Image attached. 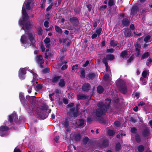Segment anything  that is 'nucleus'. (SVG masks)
<instances>
[{
	"mask_svg": "<svg viewBox=\"0 0 152 152\" xmlns=\"http://www.w3.org/2000/svg\"><path fill=\"white\" fill-rule=\"evenodd\" d=\"M75 139L76 140L78 141L79 140L80 138V136L79 134H77V135H76L75 137Z\"/></svg>",
	"mask_w": 152,
	"mask_h": 152,
	"instance_id": "nucleus-44",
	"label": "nucleus"
},
{
	"mask_svg": "<svg viewBox=\"0 0 152 152\" xmlns=\"http://www.w3.org/2000/svg\"><path fill=\"white\" fill-rule=\"evenodd\" d=\"M110 99H107L106 100L105 104H103L102 102L99 103L98 104L99 108L97 109L96 112V115L97 117H99L103 114L108 109L110 103Z\"/></svg>",
	"mask_w": 152,
	"mask_h": 152,
	"instance_id": "nucleus-2",
	"label": "nucleus"
},
{
	"mask_svg": "<svg viewBox=\"0 0 152 152\" xmlns=\"http://www.w3.org/2000/svg\"><path fill=\"white\" fill-rule=\"evenodd\" d=\"M108 141L107 140H104L102 141V145L99 146L101 147H106L108 145Z\"/></svg>",
	"mask_w": 152,
	"mask_h": 152,
	"instance_id": "nucleus-20",
	"label": "nucleus"
},
{
	"mask_svg": "<svg viewBox=\"0 0 152 152\" xmlns=\"http://www.w3.org/2000/svg\"><path fill=\"white\" fill-rule=\"evenodd\" d=\"M45 0H41V2L42 3L41 7H43L45 6Z\"/></svg>",
	"mask_w": 152,
	"mask_h": 152,
	"instance_id": "nucleus-55",
	"label": "nucleus"
},
{
	"mask_svg": "<svg viewBox=\"0 0 152 152\" xmlns=\"http://www.w3.org/2000/svg\"><path fill=\"white\" fill-rule=\"evenodd\" d=\"M35 97L34 96H31L30 97L29 96H26V99H33Z\"/></svg>",
	"mask_w": 152,
	"mask_h": 152,
	"instance_id": "nucleus-60",
	"label": "nucleus"
},
{
	"mask_svg": "<svg viewBox=\"0 0 152 152\" xmlns=\"http://www.w3.org/2000/svg\"><path fill=\"white\" fill-rule=\"evenodd\" d=\"M133 58H134L133 56H131L130 57L129 59L127 61V62L128 63L132 61V60H133Z\"/></svg>",
	"mask_w": 152,
	"mask_h": 152,
	"instance_id": "nucleus-53",
	"label": "nucleus"
},
{
	"mask_svg": "<svg viewBox=\"0 0 152 152\" xmlns=\"http://www.w3.org/2000/svg\"><path fill=\"white\" fill-rule=\"evenodd\" d=\"M96 76V75L93 73H91L89 74L88 76V77L90 79H92L94 77Z\"/></svg>",
	"mask_w": 152,
	"mask_h": 152,
	"instance_id": "nucleus-39",
	"label": "nucleus"
},
{
	"mask_svg": "<svg viewBox=\"0 0 152 152\" xmlns=\"http://www.w3.org/2000/svg\"><path fill=\"white\" fill-rule=\"evenodd\" d=\"M48 48L46 49V53H45V57L46 58H48L49 57H50L51 54H48L47 52L49 51V48Z\"/></svg>",
	"mask_w": 152,
	"mask_h": 152,
	"instance_id": "nucleus-38",
	"label": "nucleus"
},
{
	"mask_svg": "<svg viewBox=\"0 0 152 152\" xmlns=\"http://www.w3.org/2000/svg\"><path fill=\"white\" fill-rule=\"evenodd\" d=\"M88 138L87 137H85L83 139V142L86 143L88 141Z\"/></svg>",
	"mask_w": 152,
	"mask_h": 152,
	"instance_id": "nucleus-57",
	"label": "nucleus"
},
{
	"mask_svg": "<svg viewBox=\"0 0 152 152\" xmlns=\"http://www.w3.org/2000/svg\"><path fill=\"white\" fill-rule=\"evenodd\" d=\"M31 73L33 76V80L31 82L32 83V85L34 86H35L36 84L37 83V74L34 72V70H31L29 69L28 70Z\"/></svg>",
	"mask_w": 152,
	"mask_h": 152,
	"instance_id": "nucleus-5",
	"label": "nucleus"
},
{
	"mask_svg": "<svg viewBox=\"0 0 152 152\" xmlns=\"http://www.w3.org/2000/svg\"><path fill=\"white\" fill-rule=\"evenodd\" d=\"M122 23L124 26H128L129 24V22L128 20L126 19H123L122 21Z\"/></svg>",
	"mask_w": 152,
	"mask_h": 152,
	"instance_id": "nucleus-25",
	"label": "nucleus"
},
{
	"mask_svg": "<svg viewBox=\"0 0 152 152\" xmlns=\"http://www.w3.org/2000/svg\"><path fill=\"white\" fill-rule=\"evenodd\" d=\"M152 64V59L149 58L147 61V65L148 66H150Z\"/></svg>",
	"mask_w": 152,
	"mask_h": 152,
	"instance_id": "nucleus-34",
	"label": "nucleus"
},
{
	"mask_svg": "<svg viewBox=\"0 0 152 152\" xmlns=\"http://www.w3.org/2000/svg\"><path fill=\"white\" fill-rule=\"evenodd\" d=\"M74 97L73 94L72 93H70L68 94V97L69 98H72Z\"/></svg>",
	"mask_w": 152,
	"mask_h": 152,
	"instance_id": "nucleus-47",
	"label": "nucleus"
},
{
	"mask_svg": "<svg viewBox=\"0 0 152 152\" xmlns=\"http://www.w3.org/2000/svg\"><path fill=\"white\" fill-rule=\"evenodd\" d=\"M36 88L38 90L41 89L42 88V86L41 85H38L36 86Z\"/></svg>",
	"mask_w": 152,
	"mask_h": 152,
	"instance_id": "nucleus-51",
	"label": "nucleus"
},
{
	"mask_svg": "<svg viewBox=\"0 0 152 152\" xmlns=\"http://www.w3.org/2000/svg\"><path fill=\"white\" fill-rule=\"evenodd\" d=\"M87 96L83 94H80L77 95L78 99H84L87 98Z\"/></svg>",
	"mask_w": 152,
	"mask_h": 152,
	"instance_id": "nucleus-19",
	"label": "nucleus"
},
{
	"mask_svg": "<svg viewBox=\"0 0 152 152\" xmlns=\"http://www.w3.org/2000/svg\"><path fill=\"white\" fill-rule=\"evenodd\" d=\"M137 10V7L136 6H134L132 7V8L131 13L132 14L136 13Z\"/></svg>",
	"mask_w": 152,
	"mask_h": 152,
	"instance_id": "nucleus-21",
	"label": "nucleus"
},
{
	"mask_svg": "<svg viewBox=\"0 0 152 152\" xmlns=\"http://www.w3.org/2000/svg\"><path fill=\"white\" fill-rule=\"evenodd\" d=\"M48 22L47 21H45L44 24V26L45 27L47 28L48 27Z\"/></svg>",
	"mask_w": 152,
	"mask_h": 152,
	"instance_id": "nucleus-56",
	"label": "nucleus"
},
{
	"mask_svg": "<svg viewBox=\"0 0 152 152\" xmlns=\"http://www.w3.org/2000/svg\"><path fill=\"white\" fill-rule=\"evenodd\" d=\"M50 72V69L49 68H46L43 70V72L44 73H48Z\"/></svg>",
	"mask_w": 152,
	"mask_h": 152,
	"instance_id": "nucleus-46",
	"label": "nucleus"
},
{
	"mask_svg": "<svg viewBox=\"0 0 152 152\" xmlns=\"http://www.w3.org/2000/svg\"><path fill=\"white\" fill-rule=\"evenodd\" d=\"M14 119L15 123H17L18 118L17 115L15 112H13L12 115H9L8 118L9 121L10 122H11Z\"/></svg>",
	"mask_w": 152,
	"mask_h": 152,
	"instance_id": "nucleus-8",
	"label": "nucleus"
},
{
	"mask_svg": "<svg viewBox=\"0 0 152 152\" xmlns=\"http://www.w3.org/2000/svg\"><path fill=\"white\" fill-rule=\"evenodd\" d=\"M37 62L40 65V66L41 68L43 67L42 64L44 63V61L43 58L42 56L41 55L37 56L36 58Z\"/></svg>",
	"mask_w": 152,
	"mask_h": 152,
	"instance_id": "nucleus-7",
	"label": "nucleus"
},
{
	"mask_svg": "<svg viewBox=\"0 0 152 152\" xmlns=\"http://www.w3.org/2000/svg\"><path fill=\"white\" fill-rule=\"evenodd\" d=\"M115 133V132L112 130L109 129L107 131V134L110 136L113 135Z\"/></svg>",
	"mask_w": 152,
	"mask_h": 152,
	"instance_id": "nucleus-30",
	"label": "nucleus"
},
{
	"mask_svg": "<svg viewBox=\"0 0 152 152\" xmlns=\"http://www.w3.org/2000/svg\"><path fill=\"white\" fill-rule=\"evenodd\" d=\"M70 21L73 24L75 25H76L78 23V20L77 18H71L70 19Z\"/></svg>",
	"mask_w": 152,
	"mask_h": 152,
	"instance_id": "nucleus-14",
	"label": "nucleus"
},
{
	"mask_svg": "<svg viewBox=\"0 0 152 152\" xmlns=\"http://www.w3.org/2000/svg\"><path fill=\"white\" fill-rule=\"evenodd\" d=\"M149 133L148 130H144L143 132V135L145 137H147L149 135Z\"/></svg>",
	"mask_w": 152,
	"mask_h": 152,
	"instance_id": "nucleus-35",
	"label": "nucleus"
},
{
	"mask_svg": "<svg viewBox=\"0 0 152 152\" xmlns=\"http://www.w3.org/2000/svg\"><path fill=\"white\" fill-rule=\"evenodd\" d=\"M120 143H118L116 144L115 147V149L117 151H118L120 149Z\"/></svg>",
	"mask_w": 152,
	"mask_h": 152,
	"instance_id": "nucleus-43",
	"label": "nucleus"
},
{
	"mask_svg": "<svg viewBox=\"0 0 152 152\" xmlns=\"http://www.w3.org/2000/svg\"><path fill=\"white\" fill-rule=\"evenodd\" d=\"M76 124L79 126H85V124L84 120L83 119L77 120L76 121Z\"/></svg>",
	"mask_w": 152,
	"mask_h": 152,
	"instance_id": "nucleus-11",
	"label": "nucleus"
},
{
	"mask_svg": "<svg viewBox=\"0 0 152 152\" xmlns=\"http://www.w3.org/2000/svg\"><path fill=\"white\" fill-rule=\"evenodd\" d=\"M103 88L101 86H99L97 88V91L99 94L102 93L103 91Z\"/></svg>",
	"mask_w": 152,
	"mask_h": 152,
	"instance_id": "nucleus-26",
	"label": "nucleus"
},
{
	"mask_svg": "<svg viewBox=\"0 0 152 152\" xmlns=\"http://www.w3.org/2000/svg\"><path fill=\"white\" fill-rule=\"evenodd\" d=\"M144 147L142 145H140L138 148V150L139 151L141 152L143 151Z\"/></svg>",
	"mask_w": 152,
	"mask_h": 152,
	"instance_id": "nucleus-36",
	"label": "nucleus"
},
{
	"mask_svg": "<svg viewBox=\"0 0 152 152\" xmlns=\"http://www.w3.org/2000/svg\"><path fill=\"white\" fill-rule=\"evenodd\" d=\"M124 34L126 37H130L131 35V32L129 30L126 29L125 31Z\"/></svg>",
	"mask_w": 152,
	"mask_h": 152,
	"instance_id": "nucleus-22",
	"label": "nucleus"
},
{
	"mask_svg": "<svg viewBox=\"0 0 152 152\" xmlns=\"http://www.w3.org/2000/svg\"><path fill=\"white\" fill-rule=\"evenodd\" d=\"M89 62L88 61H86V63L85 64H84L83 65V67H86L89 64Z\"/></svg>",
	"mask_w": 152,
	"mask_h": 152,
	"instance_id": "nucleus-58",
	"label": "nucleus"
},
{
	"mask_svg": "<svg viewBox=\"0 0 152 152\" xmlns=\"http://www.w3.org/2000/svg\"><path fill=\"white\" fill-rule=\"evenodd\" d=\"M65 84V82L63 79L60 80V82L58 83L59 86L61 87H63Z\"/></svg>",
	"mask_w": 152,
	"mask_h": 152,
	"instance_id": "nucleus-23",
	"label": "nucleus"
},
{
	"mask_svg": "<svg viewBox=\"0 0 152 152\" xmlns=\"http://www.w3.org/2000/svg\"><path fill=\"white\" fill-rule=\"evenodd\" d=\"M130 54V50H125L123 51L121 54L120 57L121 58H126L129 57Z\"/></svg>",
	"mask_w": 152,
	"mask_h": 152,
	"instance_id": "nucleus-9",
	"label": "nucleus"
},
{
	"mask_svg": "<svg viewBox=\"0 0 152 152\" xmlns=\"http://www.w3.org/2000/svg\"><path fill=\"white\" fill-rule=\"evenodd\" d=\"M136 129L135 128H132L131 129V132L132 133H134L135 132Z\"/></svg>",
	"mask_w": 152,
	"mask_h": 152,
	"instance_id": "nucleus-62",
	"label": "nucleus"
},
{
	"mask_svg": "<svg viewBox=\"0 0 152 152\" xmlns=\"http://www.w3.org/2000/svg\"><path fill=\"white\" fill-rule=\"evenodd\" d=\"M115 3L114 0H109L108 5L110 6H112Z\"/></svg>",
	"mask_w": 152,
	"mask_h": 152,
	"instance_id": "nucleus-41",
	"label": "nucleus"
},
{
	"mask_svg": "<svg viewBox=\"0 0 152 152\" xmlns=\"http://www.w3.org/2000/svg\"><path fill=\"white\" fill-rule=\"evenodd\" d=\"M46 47L49 48L50 45V39L49 38H46L44 40Z\"/></svg>",
	"mask_w": 152,
	"mask_h": 152,
	"instance_id": "nucleus-17",
	"label": "nucleus"
},
{
	"mask_svg": "<svg viewBox=\"0 0 152 152\" xmlns=\"http://www.w3.org/2000/svg\"><path fill=\"white\" fill-rule=\"evenodd\" d=\"M149 73V70H144L142 73V77L144 78H146L147 76L148 75Z\"/></svg>",
	"mask_w": 152,
	"mask_h": 152,
	"instance_id": "nucleus-18",
	"label": "nucleus"
},
{
	"mask_svg": "<svg viewBox=\"0 0 152 152\" xmlns=\"http://www.w3.org/2000/svg\"><path fill=\"white\" fill-rule=\"evenodd\" d=\"M135 139L137 142H139L140 141V137L137 134L136 135Z\"/></svg>",
	"mask_w": 152,
	"mask_h": 152,
	"instance_id": "nucleus-45",
	"label": "nucleus"
},
{
	"mask_svg": "<svg viewBox=\"0 0 152 152\" xmlns=\"http://www.w3.org/2000/svg\"><path fill=\"white\" fill-rule=\"evenodd\" d=\"M19 97L21 102L23 103V102L26 103V101L24 99V94L22 93H20L19 94Z\"/></svg>",
	"mask_w": 152,
	"mask_h": 152,
	"instance_id": "nucleus-16",
	"label": "nucleus"
},
{
	"mask_svg": "<svg viewBox=\"0 0 152 152\" xmlns=\"http://www.w3.org/2000/svg\"><path fill=\"white\" fill-rule=\"evenodd\" d=\"M37 33L39 35H41L42 34V28L39 27L37 30Z\"/></svg>",
	"mask_w": 152,
	"mask_h": 152,
	"instance_id": "nucleus-33",
	"label": "nucleus"
},
{
	"mask_svg": "<svg viewBox=\"0 0 152 152\" xmlns=\"http://www.w3.org/2000/svg\"><path fill=\"white\" fill-rule=\"evenodd\" d=\"M90 88V85L88 83L84 84L82 87L83 89L85 91H86L89 90Z\"/></svg>",
	"mask_w": 152,
	"mask_h": 152,
	"instance_id": "nucleus-15",
	"label": "nucleus"
},
{
	"mask_svg": "<svg viewBox=\"0 0 152 152\" xmlns=\"http://www.w3.org/2000/svg\"><path fill=\"white\" fill-rule=\"evenodd\" d=\"M78 107L77 106L75 110V109L73 108H72L71 109V113L72 114L73 116L75 117H77L78 115Z\"/></svg>",
	"mask_w": 152,
	"mask_h": 152,
	"instance_id": "nucleus-12",
	"label": "nucleus"
},
{
	"mask_svg": "<svg viewBox=\"0 0 152 152\" xmlns=\"http://www.w3.org/2000/svg\"><path fill=\"white\" fill-rule=\"evenodd\" d=\"M115 125L116 126H118L120 125V122L119 121H117L114 123Z\"/></svg>",
	"mask_w": 152,
	"mask_h": 152,
	"instance_id": "nucleus-52",
	"label": "nucleus"
},
{
	"mask_svg": "<svg viewBox=\"0 0 152 152\" xmlns=\"http://www.w3.org/2000/svg\"><path fill=\"white\" fill-rule=\"evenodd\" d=\"M9 128L5 126H2L0 127V136L2 137H6L7 136L9 133L8 130Z\"/></svg>",
	"mask_w": 152,
	"mask_h": 152,
	"instance_id": "nucleus-4",
	"label": "nucleus"
},
{
	"mask_svg": "<svg viewBox=\"0 0 152 152\" xmlns=\"http://www.w3.org/2000/svg\"><path fill=\"white\" fill-rule=\"evenodd\" d=\"M60 77L59 76L55 77L53 78V82L54 83L60 80Z\"/></svg>",
	"mask_w": 152,
	"mask_h": 152,
	"instance_id": "nucleus-32",
	"label": "nucleus"
},
{
	"mask_svg": "<svg viewBox=\"0 0 152 152\" xmlns=\"http://www.w3.org/2000/svg\"><path fill=\"white\" fill-rule=\"evenodd\" d=\"M63 102L65 104H67L68 103V100L66 99H64Z\"/></svg>",
	"mask_w": 152,
	"mask_h": 152,
	"instance_id": "nucleus-64",
	"label": "nucleus"
},
{
	"mask_svg": "<svg viewBox=\"0 0 152 152\" xmlns=\"http://www.w3.org/2000/svg\"><path fill=\"white\" fill-rule=\"evenodd\" d=\"M98 36V35L97 34H96V33H94V34H93L92 36H91V38L92 39H94V38H96Z\"/></svg>",
	"mask_w": 152,
	"mask_h": 152,
	"instance_id": "nucleus-50",
	"label": "nucleus"
},
{
	"mask_svg": "<svg viewBox=\"0 0 152 152\" xmlns=\"http://www.w3.org/2000/svg\"><path fill=\"white\" fill-rule=\"evenodd\" d=\"M41 49L42 51V52H44L45 51V48L44 46L43 45H41Z\"/></svg>",
	"mask_w": 152,
	"mask_h": 152,
	"instance_id": "nucleus-63",
	"label": "nucleus"
},
{
	"mask_svg": "<svg viewBox=\"0 0 152 152\" xmlns=\"http://www.w3.org/2000/svg\"><path fill=\"white\" fill-rule=\"evenodd\" d=\"M80 77L81 78H84L85 77V72L84 69H82L81 71Z\"/></svg>",
	"mask_w": 152,
	"mask_h": 152,
	"instance_id": "nucleus-42",
	"label": "nucleus"
},
{
	"mask_svg": "<svg viewBox=\"0 0 152 152\" xmlns=\"http://www.w3.org/2000/svg\"><path fill=\"white\" fill-rule=\"evenodd\" d=\"M101 31L102 29L101 28H99L96 30L95 33L97 34L98 36H99L100 35Z\"/></svg>",
	"mask_w": 152,
	"mask_h": 152,
	"instance_id": "nucleus-40",
	"label": "nucleus"
},
{
	"mask_svg": "<svg viewBox=\"0 0 152 152\" xmlns=\"http://www.w3.org/2000/svg\"><path fill=\"white\" fill-rule=\"evenodd\" d=\"M114 51L113 49L112 48L107 49V53H113Z\"/></svg>",
	"mask_w": 152,
	"mask_h": 152,
	"instance_id": "nucleus-48",
	"label": "nucleus"
},
{
	"mask_svg": "<svg viewBox=\"0 0 152 152\" xmlns=\"http://www.w3.org/2000/svg\"><path fill=\"white\" fill-rule=\"evenodd\" d=\"M105 59L107 60H113L114 59V56L113 55H108L106 56V57Z\"/></svg>",
	"mask_w": 152,
	"mask_h": 152,
	"instance_id": "nucleus-24",
	"label": "nucleus"
},
{
	"mask_svg": "<svg viewBox=\"0 0 152 152\" xmlns=\"http://www.w3.org/2000/svg\"><path fill=\"white\" fill-rule=\"evenodd\" d=\"M55 29L57 32L58 33L61 34L62 33V30L60 28L57 26H55Z\"/></svg>",
	"mask_w": 152,
	"mask_h": 152,
	"instance_id": "nucleus-27",
	"label": "nucleus"
},
{
	"mask_svg": "<svg viewBox=\"0 0 152 152\" xmlns=\"http://www.w3.org/2000/svg\"><path fill=\"white\" fill-rule=\"evenodd\" d=\"M151 36L149 35L146 36L144 39V41L145 42H151L150 40Z\"/></svg>",
	"mask_w": 152,
	"mask_h": 152,
	"instance_id": "nucleus-28",
	"label": "nucleus"
},
{
	"mask_svg": "<svg viewBox=\"0 0 152 152\" xmlns=\"http://www.w3.org/2000/svg\"><path fill=\"white\" fill-rule=\"evenodd\" d=\"M67 67V66L66 65H63L61 68L62 70H64L66 69Z\"/></svg>",
	"mask_w": 152,
	"mask_h": 152,
	"instance_id": "nucleus-61",
	"label": "nucleus"
},
{
	"mask_svg": "<svg viewBox=\"0 0 152 152\" xmlns=\"http://www.w3.org/2000/svg\"><path fill=\"white\" fill-rule=\"evenodd\" d=\"M53 3H51L50 5L48 6V7L47 8L46 10L47 11H49L52 7L53 6Z\"/></svg>",
	"mask_w": 152,
	"mask_h": 152,
	"instance_id": "nucleus-49",
	"label": "nucleus"
},
{
	"mask_svg": "<svg viewBox=\"0 0 152 152\" xmlns=\"http://www.w3.org/2000/svg\"><path fill=\"white\" fill-rule=\"evenodd\" d=\"M149 53L148 52H147L144 53L142 56L141 57L142 59L147 58L149 56Z\"/></svg>",
	"mask_w": 152,
	"mask_h": 152,
	"instance_id": "nucleus-29",
	"label": "nucleus"
},
{
	"mask_svg": "<svg viewBox=\"0 0 152 152\" xmlns=\"http://www.w3.org/2000/svg\"><path fill=\"white\" fill-rule=\"evenodd\" d=\"M78 66L77 65H74L72 66V70H74L76 69H77V67Z\"/></svg>",
	"mask_w": 152,
	"mask_h": 152,
	"instance_id": "nucleus-59",
	"label": "nucleus"
},
{
	"mask_svg": "<svg viewBox=\"0 0 152 152\" xmlns=\"http://www.w3.org/2000/svg\"><path fill=\"white\" fill-rule=\"evenodd\" d=\"M63 124L66 128H67L68 126V123L66 121H65L63 123Z\"/></svg>",
	"mask_w": 152,
	"mask_h": 152,
	"instance_id": "nucleus-54",
	"label": "nucleus"
},
{
	"mask_svg": "<svg viewBox=\"0 0 152 152\" xmlns=\"http://www.w3.org/2000/svg\"><path fill=\"white\" fill-rule=\"evenodd\" d=\"M135 48V52L136 56L138 57L140 55V49L141 48V45L140 44L136 43L134 45Z\"/></svg>",
	"mask_w": 152,
	"mask_h": 152,
	"instance_id": "nucleus-10",
	"label": "nucleus"
},
{
	"mask_svg": "<svg viewBox=\"0 0 152 152\" xmlns=\"http://www.w3.org/2000/svg\"><path fill=\"white\" fill-rule=\"evenodd\" d=\"M110 44L111 46L115 47L117 45V43L116 42H114L113 40H112L110 42Z\"/></svg>",
	"mask_w": 152,
	"mask_h": 152,
	"instance_id": "nucleus-37",
	"label": "nucleus"
},
{
	"mask_svg": "<svg viewBox=\"0 0 152 152\" xmlns=\"http://www.w3.org/2000/svg\"><path fill=\"white\" fill-rule=\"evenodd\" d=\"M102 61L103 63L105 64L106 71L107 72L109 73H110V69L109 66H108V65L107 63V61L106 59L105 58H104L103 59Z\"/></svg>",
	"mask_w": 152,
	"mask_h": 152,
	"instance_id": "nucleus-13",
	"label": "nucleus"
},
{
	"mask_svg": "<svg viewBox=\"0 0 152 152\" xmlns=\"http://www.w3.org/2000/svg\"><path fill=\"white\" fill-rule=\"evenodd\" d=\"M32 1V0H26L22 7V18L19 21L20 25L22 26V28L25 31V34L21 36L20 39V41L23 44L22 45L23 46L24 44H27L28 45L29 41L30 42L29 43L30 45H31L34 46L35 45V35L34 32L30 31H29L28 33V30L31 28V23L30 21H28L29 17L27 14L25 9L26 8L28 10L30 9Z\"/></svg>",
	"mask_w": 152,
	"mask_h": 152,
	"instance_id": "nucleus-1",
	"label": "nucleus"
},
{
	"mask_svg": "<svg viewBox=\"0 0 152 152\" xmlns=\"http://www.w3.org/2000/svg\"><path fill=\"white\" fill-rule=\"evenodd\" d=\"M116 85L120 91L124 94L127 92V89L125 84H124L122 80H118L117 81Z\"/></svg>",
	"mask_w": 152,
	"mask_h": 152,
	"instance_id": "nucleus-3",
	"label": "nucleus"
},
{
	"mask_svg": "<svg viewBox=\"0 0 152 152\" xmlns=\"http://www.w3.org/2000/svg\"><path fill=\"white\" fill-rule=\"evenodd\" d=\"M26 69L21 68L19 71V76L21 80H23L25 78V75L26 73Z\"/></svg>",
	"mask_w": 152,
	"mask_h": 152,
	"instance_id": "nucleus-6",
	"label": "nucleus"
},
{
	"mask_svg": "<svg viewBox=\"0 0 152 152\" xmlns=\"http://www.w3.org/2000/svg\"><path fill=\"white\" fill-rule=\"evenodd\" d=\"M110 75L108 74H105L103 77V79L104 80H107L109 79Z\"/></svg>",
	"mask_w": 152,
	"mask_h": 152,
	"instance_id": "nucleus-31",
	"label": "nucleus"
}]
</instances>
